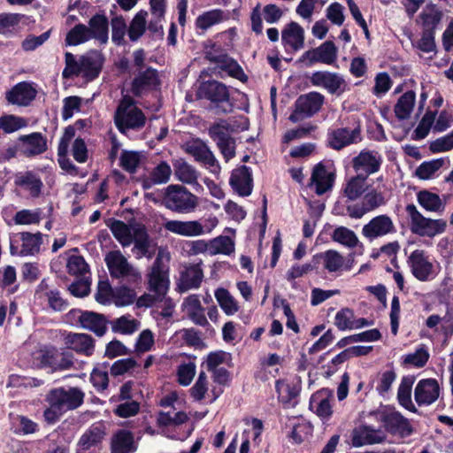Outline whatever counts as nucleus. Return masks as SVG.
<instances>
[{
    "label": "nucleus",
    "mask_w": 453,
    "mask_h": 453,
    "mask_svg": "<svg viewBox=\"0 0 453 453\" xmlns=\"http://www.w3.org/2000/svg\"><path fill=\"white\" fill-rule=\"evenodd\" d=\"M440 20V16L433 18V27L426 29L418 42V49L424 52H431L435 50L434 29Z\"/></svg>",
    "instance_id": "nucleus-54"
},
{
    "label": "nucleus",
    "mask_w": 453,
    "mask_h": 453,
    "mask_svg": "<svg viewBox=\"0 0 453 453\" xmlns=\"http://www.w3.org/2000/svg\"><path fill=\"white\" fill-rule=\"evenodd\" d=\"M140 322L134 319L122 316L111 322L113 332L131 334L139 328Z\"/></svg>",
    "instance_id": "nucleus-53"
},
{
    "label": "nucleus",
    "mask_w": 453,
    "mask_h": 453,
    "mask_svg": "<svg viewBox=\"0 0 453 453\" xmlns=\"http://www.w3.org/2000/svg\"><path fill=\"white\" fill-rule=\"evenodd\" d=\"M313 263L317 265L322 263L324 268L329 273H335L343 267L345 259L338 251L329 250L314 256Z\"/></svg>",
    "instance_id": "nucleus-33"
},
{
    "label": "nucleus",
    "mask_w": 453,
    "mask_h": 453,
    "mask_svg": "<svg viewBox=\"0 0 453 453\" xmlns=\"http://www.w3.org/2000/svg\"><path fill=\"white\" fill-rule=\"evenodd\" d=\"M415 98L416 96L413 91H407L399 97L394 108L398 119L404 120L410 118L414 107Z\"/></svg>",
    "instance_id": "nucleus-42"
},
{
    "label": "nucleus",
    "mask_w": 453,
    "mask_h": 453,
    "mask_svg": "<svg viewBox=\"0 0 453 453\" xmlns=\"http://www.w3.org/2000/svg\"><path fill=\"white\" fill-rule=\"evenodd\" d=\"M281 40L285 47H290L294 51L299 50L304 45V31L296 22H290L281 33Z\"/></svg>",
    "instance_id": "nucleus-30"
},
{
    "label": "nucleus",
    "mask_w": 453,
    "mask_h": 453,
    "mask_svg": "<svg viewBox=\"0 0 453 453\" xmlns=\"http://www.w3.org/2000/svg\"><path fill=\"white\" fill-rule=\"evenodd\" d=\"M19 150L26 157H34L47 150V141L41 133L19 137Z\"/></svg>",
    "instance_id": "nucleus-18"
},
{
    "label": "nucleus",
    "mask_w": 453,
    "mask_h": 453,
    "mask_svg": "<svg viewBox=\"0 0 453 453\" xmlns=\"http://www.w3.org/2000/svg\"><path fill=\"white\" fill-rule=\"evenodd\" d=\"M384 440L385 435L380 430L369 426H359L351 432V445L354 448L381 443Z\"/></svg>",
    "instance_id": "nucleus-16"
},
{
    "label": "nucleus",
    "mask_w": 453,
    "mask_h": 453,
    "mask_svg": "<svg viewBox=\"0 0 453 453\" xmlns=\"http://www.w3.org/2000/svg\"><path fill=\"white\" fill-rule=\"evenodd\" d=\"M445 161L443 158L433 159L423 162L415 171V174L420 180L430 179L439 169H441Z\"/></svg>",
    "instance_id": "nucleus-51"
},
{
    "label": "nucleus",
    "mask_w": 453,
    "mask_h": 453,
    "mask_svg": "<svg viewBox=\"0 0 453 453\" xmlns=\"http://www.w3.org/2000/svg\"><path fill=\"white\" fill-rule=\"evenodd\" d=\"M14 182L16 186L28 189L32 196L35 197L40 195L42 187L41 180L32 172L17 173Z\"/></svg>",
    "instance_id": "nucleus-40"
},
{
    "label": "nucleus",
    "mask_w": 453,
    "mask_h": 453,
    "mask_svg": "<svg viewBox=\"0 0 453 453\" xmlns=\"http://www.w3.org/2000/svg\"><path fill=\"white\" fill-rule=\"evenodd\" d=\"M435 112L428 111L426 112L418 127L415 129V134L418 139H424L429 134V131L435 121Z\"/></svg>",
    "instance_id": "nucleus-61"
},
{
    "label": "nucleus",
    "mask_w": 453,
    "mask_h": 453,
    "mask_svg": "<svg viewBox=\"0 0 453 453\" xmlns=\"http://www.w3.org/2000/svg\"><path fill=\"white\" fill-rule=\"evenodd\" d=\"M65 347L77 354L89 357L95 350V341L87 334L69 333L64 338Z\"/></svg>",
    "instance_id": "nucleus-17"
},
{
    "label": "nucleus",
    "mask_w": 453,
    "mask_h": 453,
    "mask_svg": "<svg viewBox=\"0 0 453 453\" xmlns=\"http://www.w3.org/2000/svg\"><path fill=\"white\" fill-rule=\"evenodd\" d=\"M230 185L239 196H250L252 191V177L249 167L242 165L234 170L230 178Z\"/></svg>",
    "instance_id": "nucleus-24"
},
{
    "label": "nucleus",
    "mask_w": 453,
    "mask_h": 453,
    "mask_svg": "<svg viewBox=\"0 0 453 453\" xmlns=\"http://www.w3.org/2000/svg\"><path fill=\"white\" fill-rule=\"evenodd\" d=\"M215 297L226 315H233L238 311V305L234 297L225 288H219L215 292Z\"/></svg>",
    "instance_id": "nucleus-50"
},
{
    "label": "nucleus",
    "mask_w": 453,
    "mask_h": 453,
    "mask_svg": "<svg viewBox=\"0 0 453 453\" xmlns=\"http://www.w3.org/2000/svg\"><path fill=\"white\" fill-rule=\"evenodd\" d=\"M162 204L171 211L188 214L196 210L199 198L180 184H171L165 188Z\"/></svg>",
    "instance_id": "nucleus-1"
},
{
    "label": "nucleus",
    "mask_w": 453,
    "mask_h": 453,
    "mask_svg": "<svg viewBox=\"0 0 453 453\" xmlns=\"http://www.w3.org/2000/svg\"><path fill=\"white\" fill-rule=\"evenodd\" d=\"M104 260L112 278L125 279L133 283L142 280L140 272L127 261L119 250L108 252Z\"/></svg>",
    "instance_id": "nucleus-6"
},
{
    "label": "nucleus",
    "mask_w": 453,
    "mask_h": 453,
    "mask_svg": "<svg viewBox=\"0 0 453 453\" xmlns=\"http://www.w3.org/2000/svg\"><path fill=\"white\" fill-rule=\"evenodd\" d=\"M406 262L411 274L418 281H429L435 277L434 264L426 250L418 249L413 250Z\"/></svg>",
    "instance_id": "nucleus-8"
},
{
    "label": "nucleus",
    "mask_w": 453,
    "mask_h": 453,
    "mask_svg": "<svg viewBox=\"0 0 453 453\" xmlns=\"http://www.w3.org/2000/svg\"><path fill=\"white\" fill-rule=\"evenodd\" d=\"M405 211L411 220L410 229L412 234L432 238L445 232L447 227L445 219L426 218L413 203L407 204Z\"/></svg>",
    "instance_id": "nucleus-3"
},
{
    "label": "nucleus",
    "mask_w": 453,
    "mask_h": 453,
    "mask_svg": "<svg viewBox=\"0 0 453 453\" xmlns=\"http://www.w3.org/2000/svg\"><path fill=\"white\" fill-rule=\"evenodd\" d=\"M85 394L77 387L65 388L63 387L51 389L47 396V402H53L54 408H59L64 413L74 411L84 403Z\"/></svg>",
    "instance_id": "nucleus-5"
},
{
    "label": "nucleus",
    "mask_w": 453,
    "mask_h": 453,
    "mask_svg": "<svg viewBox=\"0 0 453 453\" xmlns=\"http://www.w3.org/2000/svg\"><path fill=\"white\" fill-rule=\"evenodd\" d=\"M198 95L201 98L207 99L211 104V108L217 113H230L234 104L230 101L228 88L218 81H208L201 84Z\"/></svg>",
    "instance_id": "nucleus-4"
},
{
    "label": "nucleus",
    "mask_w": 453,
    "mask_h": 453,
    "mask_svg": "<svg viewBox=\"0 0 453 453\" xmlns=\"http://www.w3.org/2000/svg\"><path fill=\"white\" fill-rule=\"evenodd\" d=\"M102 65L103 57L98 51H90L81 57V73L88 81L99 75Z\"/></svg>",
    "instance_id": "nucleus-28"
},
{
    "label": "nucleus",
    "mask_w": 453,
    "mask_h": 453,
    "mask_svg": "<svg viewBox=\"0 0 453 453\" xmlns=\"http://www.w3.org/2000/svg\"><path fill=\"white\" fill-rule=\"evenodd\" d=\"M149 289L151 293L158 294L159 297H165L169 289L168 270L163 266L160 257H157L148 274Z\"/></svg>",
    "instance_id": "nucleus-12"
},
{
    "label": "nucleus",
    "mask_w": 453,
    "mask_h": 453,
    "mask_svg": "<svg viewBox=\"0 0 453 453\" xmlns=\"http://www.w3.org/2000/svg\"><path fill=\"white\" fill-rule=\"evenodd\" d=\"M140 163L139 154L133 151H124L120 157V165L129 173H134Z\"/></svg>",
    "instance_id": "nucleus-64"
},
{
    "label": "nucleus",
    "mask_w": 453,
    "mask_h": 453,
    "mask_svg": "<svg viewBox=\"0 0 453 453\" xmlns=\"http://www.w3.org/2000/svg\"><path fill=\"white\" fill-rule=\"evenodd\" d=\"M136 299V293L134 289L126 286L115 288L112 292V301L117 306H127Z\"/></svg>",
    "instance_id": "nucleus-52"
},
{
    "label": "nucleus",
    "mask_w": 453,
    "mask_h": 453,
    "mask_svg": "<svg viewBox=\"0 0 453 453\" xmlns=\"http://www.w3.org/2000/svg\"><path fill=\"white\" fill-rule=\"evenodd\" d=\"M79 323L83 329L89 330L97 336H103L107 329V321L104 315L94 311L81 312Z\"/></svg>",
    "instance_id": "nucleus-29"
},
{
    "label": "nucleus",
    "mask_w": 453,
    "mask_h": 453,
    "mask_svg": "<svg viewBox=\"0 0 453 453\" xmlns=\"http://www.w3.org/2000/svg\"><path fill=\"white\" fill-rule=\"evenodd\" d=\"M439 395L440 386L435 379L420 380L414 389V398L419 406L434 403Z\"/></svg>",
    "instance_id": "nucleus-14"
},
{
    "label": "nucleus",
    "mask_w": 453,
    "mask_h": 453,
    "mask_svg": "<svg viewBox=\"0 0 453 453\" xmlns=\"http://www.w3.org/2000/svg\"><path fill=\"white\" fill-rule=\"evenodd\" d=\"M110 229L113 236L123 247H128L133 243L134 227L130 228L121 220H114L110 226Z\"/></svg>",
    "instance_id": "nucleus-43"
},
{
    "label": "nucleus",
    "mask_w": 453,
    "mask_h": 453,
    "mask_svg": "<svg viewBox=\"0 0 453 453\" xmlns=\"http://www.w3.org/2000/svg\"><path fill=\"white\" fill-rule=\"evenodd\" d=\"M111 453H133L136 450L134 435L127 430L119 431L111 439Z\"/></svg>",
    "instance_id": "nucleus-34"
},
{
    "label": "nucleus",
    "mask_w": 453,
    "mask_h": 453,
    "mask_svg": "<svg viewBox=\"0 0 453 453\" xmlns=\"http://www.w3.org/2000/svg\"><path fill=\"white\" fill-rule=\"evenodd\" d=\"M27 126V120L21 117L7 115L0 118V129L10 134L18 131Z\"/></svg>",
    "instance_id": "nucleus-57"
},
{
    "label": "nucleus",
    "mask_w": 453,
    "mask_h": 453,
    "mask_svg": "<svg viewBox=\"0 0 453 453\" xmlns=\"http://www.w3.org/2000/svg\"><path fill=\"white\" fill-rule=\"evenodd\" d=\"M148 12L145 11H140L135 14L133 18L130 26L128 27L127 33L129 39L133 42L137 41L145 32L146 30V18Z\"/></svg>",
    "instance_id": "nucleus-45"
},
{
    "label": "nucleus",
    "mask_w": 453,
    "mask_h": 453,
    "mask_svg": "<svg viewBox=\"0 0 453 453\" xmlns=\"http://www.w3.org/2000/svg\"><path fill=\"white\" fill-rule=\"evenodd\" d=\"M166 231L182 236H197L203 234V226L196 220H169L164 224Z\"/></svg>",
    "instance_id": "nucleus-26"
},
{
    "label": "nucleus",
    "mask_w": 453,
    "mask_h": 453,
    "mask_svg": "<svg viewBox=\"0 0 453 453\" xmlns=\"http://www.w3.org/2000/svg\"><path fill=\"white\" fill-rule=\"evenodd\" d=\"M353 168L357 173L367 178L379 171L380 159L371 151H362L352 160Z\"/></svg>",
    "instance_id": "nucleus-21"
},
{
    "label": "nucleus",
    "mask_w": 453,
    "mask_h": 453,
    "mask_svg": "<svg viewBox=\"0 0 453 453\" xmlns=\"http://www.w3.org/2000/svg\"><path fill=\"white\" fill-rule=\"evenodd\" d=\"M134 104L131 96H124L114 113V123L122 134H126L129 129L139 130L146 123L144 113Z\"/></svg>",
    "instance_id": "nucleus-2"
},
{
    "label": "nucleus",
    "mask_w": 453,
    "mask_h": 453,
    "mask_svg": "<svg viewBox=\"0 0 453 453\" xmlns=\"http://www.w3.org/2000/svg\"><path fill=\"white\" fill-rule=\"evenodd\" d=\"M363 203L368 211H371L384 205L386 199L380 191L372 188L365 195Z\"/></svg>",
    "instance_id": "nucleus-59"
},
{
    "label": "nucleus",
    "mask_w": 453,
    "mask_h": 453,
    "mask_svg": "<svg viewBox=\"0 0 453 453\" xmlns=\"http://www.w3.org/2000/svg\"><path fill=\"white\" fill-rule=\"evenodd\" d=\"M203 279V272L200 264L186 266L180 273L178 288L180 292L198 288Z\"/></svg>",
    "instance_id": "nucleus-22"
},
{
    "label": "nucleus",
    "mask_w": 453,
    "mask_h": 453,
    "mask_svg": "<svg viewBox=\"0 0 453 453\" xmlns=\"http://www.w3.org/2000/svg\"><path fill=\"white\" fill-rule=\"evenodd\" d=\"M453 149V131L442 137L437 138L430 143L429 150L433 153L449 151Z\"/></svg>",
    "instance_id": "nucleus-63"
},
{
    "label": "nucleus",
    "mask_w": 453,
    "mask_h": 453,
    "mask_svg": "<svg viewBox=\"0 0 453 453\" xmlns=\"http://www.w3.org/2000/svg\"><path fill=\"white\" fill-rule=\"evenodd\" d=\"M104 433L99 427H92L86 431L79 441V446L83 450L97 445L103 439Z\"/></svg>",
    "instance_id": "nucleus-56"
},
{
    "label": "nucleus",
    "mask_w": 453,
    "mask_h": 453,
    "mask_svg": "<svg viewBox=\"0 0 453 453\" xmlns=\"http://www.w3.org/2000/svg\"><path fill=\"white\" fill-rule=\"evenodd\" d=\"M332 238L334 242L349 249L357 247L359 242L355 232L346 226L336 227L333 232Z\"/></svg>",
    "instance_id": "nucleus-46"
},
{
    "label": "nucleus",
    "mask_w": 453,
    "mask_h": 453,
    "mask_svg": "<svg viewBox=\"0 0 453 453\" xmlns=\"http://www.w3.org/2000/svg\"><path fill=\"white\" fill-rule=\"evenodd\" d=\"M334 175L328 173L322 163H319L313 168L311 180L316 185V194L321 196L328 191L334 182Z\"/></svg>",
    "instance_id": "nucleus-32"
},
{
    "label": "nucleus",
    "mask_w": 453,
    "mask_h": 453,
    "mask_svg": "<svg viewBox=\"0 0 453 453\" xmlns=\"http://www.w3.org/2000/svg\"><path fill=\"white\" fill-rule=\"evenodd\" d=\"M358 140H360L358 128L353 130L347 127L336 128L328 134V146L340 150L350 144L357 143Z\"/></svg>",
    "instance_id": "nucleus-19"
},
{
    "label": "nucleus",
    "mask_w": 453,
    "mask_h": 453,
    "mask_svg": "<svg viewBox=\"0 0 453 453\" xmlns=\"http://www.w3.org/2000/svg\"><path fill=\"white\" fill-rule=\"evenodd\" d=\"M42 363L54 371L68 370L73 365V355L66 352L51 353L48 351L42 356Z\"/></svg>",
    "instance_id": "nucleus-37"
},
{
    "label": "nucleus",
    "mask_w": 453,
    "mask_h": 453,
    "mask_svg": "<svg viewBox=\"0 0 453 453\" xmlns=\"http://www.w3.org/2000/svg\"><path fill=\"white\" fill-rule=\"evenodd\" d=\"M209 134L216 144H221L224 141L231 138L230 125L226 120H220L209 128Z\"/></svg>",
    "instance_id": "nucleus-55"
},
{
    "label": "nucleus",
    "mask_w": 453,
    "mask_h": 453,
    "mask_svg": "<svg viewBox=\"0 0 453 453\" xmlns=\"http://www.w3.org/2000/svg\"><path fill=\"white\" fill-rule=\"evenodd\" d=\"M395 226L392 219L386 214L372 218L362 228V234L370 241L395 234Z\"/></svg>",
    "instance_id": "nucleus-11"
},
{
    "label": "nucleus",
    "mask_w": 453,
    "mask_h": 453,
    "mask_svg": "<svg viewBox=\"0 0 453 453\" xmlns=\"http://www.w3.org/2000/svg\"><path fill=\"white\" fill-rule=\"evenodd\" d=\"M37 90L32 83L21 81L6 92L7 102L13 105L28 106L36 97Z\"/></svg>",
    "instance_id": "nucleus-13"
},
{
    "label": "nucleus",
    "mask_w": 453,
    "mask_h": 453,
    "mask_svg": "<svg viewBox=\"0 0 453 453\" xmlns=\"http://www.w3.org/2000/svg\"><path fill=\"white\" fill-rule=\"evenodd\" d=\"M234 250V243L228 236H219L210 242V255H230Z\"/></svg>",
    "instance_id": "nucleus-47"
},
{
    "label": "nucleus",
    "mask_w": 453,
    "mask_h": 453,
    "mask_svg": "<svg viewBox=\"0 0 453 453\" xmlns=\"http://www.w3.org/2000/svg\"><path fill=\"white\" fill-rule=\"evenodd\" d=\"M211 62H215L218 67L227 73L233 78H235L242 82L248 80L247 75L244 73L241 65L227 55L220 54L219 56H208Z\"/></svg>",
    "instance_id": "nucleus-31"
},
{
    "label": "nucleus",
    "mask_w": 453,
    "mask_h": 453,
    "mask_svg": "<svg viewBox=\"0 0 453 453\" xmlns=\"http://www.w3.org/2000/svg\"><path fill=\"white\" fill-rule=\"evenodd\" d=\"M354 312L349 308H343L339 311L334 319V325L338 329L344 331L353 329Z\"/></svg>",
    "instance_id": "nucleus-58"
},
{
    "label": "nucleus",
    "mask_w": 453,
    "mask_h": 453,
    "mask_svg": "<svg viewBox=\"0 0 453 453\" xmlns=\"http://www.w3.org/2000/svg\"><path fill=\"white\" fill-rule=\"evenodd\" d=\"M366 179L363 173H357V176L352 177L344 188L345 196L351 201L359 198L367 190Z\"/></svg>",
    "instance_id": "nucleus-44"
},
{
    "label": "nucleus",
    "mask_w": 453,
    "mask_h": 453,
    "mask_svg": "<svg viewBox=\"0 0 453 453\" xmlns=\"http://www.w3.org/2000/svg\"><path fill=\"white\" fill-rule=\"evenodd\" d=\"M90 39L88 27L84 24H77L67 33L65 43L75 46L84 43Z\"/></svg>",
    "instance_id": "nucleus-48"
},
{
    "label": "nucleus",
    "mask_w": 453,
    "mask_h": 453,
    "mask_svg": "<svg viewBox=\"0 0 453 453\" xmlns=\"http://www.w3.org/2000/svg\"><path fill=\"white\" fill-rule=\"evenodd\" d=\"M172 174V169L169 164L165 161L160 162L150 173L157 184L167 183Z\"/></svg>",
    "instance_id": "nucleus-62"
},
{
    "label": "nucleus",
    "mask_w": 453,
    "mask_h": 453,
    "mask_svg": "<svg viewBox=\"0 0 453 453\" xmlns=\"http://www.w3.org/2000/svg\"><path fill=\"white\" fill-rule=\"evenodd\" d=\"M16 225L38 224L41 220L39 211L21 210L16 212L13 217Z\"/></svg>",
    "instance_id": "nucleus-60"
},
{
    "label": "nucleus",
    "mask_w": 453,
    "mask_h": 453,
    "mask_svg": "<svg viewBox=\"0 0 453 453\" xmlns=\"http://www.w3.org/2000/svg\"><path fill=\"white\" fill-rule=\"evenodd\" d=\"M325 96L319 92L312 91L301 95L296 101V109L289 116V120L296 123L305 118H311L319 112L324 104Z\"/></svg>",
    "instance_id": "nucleus-7"
},
{
    "label": "nucleus",
    "mask_w": 453,
    "mask_h": 453,
    "mask_svg": "<svg viewBox=\"0 0 453 453\" xmlns=\"http://www.w3.org/2000/svg\"><path fill=\"white\" fill-rule=\"evenodd\" d=\"M310 81L312 86L326 89L331 95H341L345 91L346 81L338 73L329 71L314 72Z\"/></svg>",
    "instance_id": "nucleus-10"
},
{
    "label": "nucleus",
    "mask_w": 453,
    "mask_h": 453,
    "mask_svg": "<svg viewBox=\"0 0 453 453\" xmlns=\"http://www.w3.org/2000/svg\"><path fill=\"white\" fill-rule=\"evenodd\" d=\"M159 85L157 70L149 67L139 73L132 82V92L134 96H140L145 91L154 88Z\"/></svg>",
    "instance_id": "nucleus-27"
},
{
    "label": "nucleus",
    "mask_w": 453,
    "mask_h": 453,
    "mask_svg": "<svg viewBox=\"0 0 453 453\" xmlns=\"http://www.w3.org/2000/svg\"><path fill=\"white\" fill-rule=\"evenodd\" d=\"M175 178L188 185L198 186L199 172L183 158H176L172 161Z\"/></svg>",
    "instance_id": "nucleus-25"
},
{
    "label": "nucleus",
    "mask_w": 453,
    "mask_h": 453,
    "mask_svg": "<svg viewBox=\"0 0 453 453\" xmlns=\"http://www.w3.org/2000/svg\"><path fill=\"white\" fill-rule=\"evenodd\" d=\"M108 19L104 15L96 14L88 21V31L91 39H96L101 43L108 41Z\"/></svg>",
    "instance_id": "nucleus-35"
},
{
    "label": "nucleus",
    "mask_w": 453,
    "mask_h": 453,
    "mask_svg": "<svg viewBox=\"0 0 453 453\" xmlns=\"http://www.w3.org/2000/svg\"><path fill=\"white\" fill-rule=\"evenodd\" d=\"M187 313L190 319L196 325L204 326L208 324L204 315V309L201 305L200 299L196 295H191L185 299Z\"/></svg>",
    "instance_id": "nucleus-38"
},
{
    "label": "nucleus",
    "mask_w": 453,
    "mask_h": 453,
    "mask_svg": "<svg viewBox=\"0 0 453 453\" xmlns=\"http://www.w3.org/2000/svg\"><path fill=\"white\" fill-rule=\"evenodd\" d=\"M386 429L393 434H399L401 437L410 436L412 432V426L408 418L400 412L394 411L384 416L382 419Z\"/></svg>",
    "instance_id": "nucleus-23"
},
{
    "label": "nucleus",
    "mask_w": 453,
    "mask_h": 453,
    "mask_svg": "<svg viewBox=\"0 0 453 453\" xmlns=\"http://www.w3.org/2000/svg\"><path fill=\"white\" fill-rule=\"evenodd\" d=\"M414 380L415 379L412 376H406L402 379L398 388L397 399L403 408L416 413L418 410L411 400V389Z\"/></svg>",
    "instance_id": "nucleus-39"
},
{
    "label": "nucleus",
    "mask_w": 453,
    "mask_h": 453,
    "mask_svg": "<svg viewBox=\"0 0 453 453\" xmlns=\"http://www.w3.org/2000/svg\"><path fill=\"white\" fill-rule=\"evenodd\" d=\"M133 238L134 248L132 251L136 258H151L154 256L155 250L152 249L151 240L143 226H135L134 227Z\"/></svg>",
    "instance_id": "nucleus-20"
},
{
    "label": "nucleus",
    "mask_w": 453,
    "mask_h": 453,
    "mask_svg": "<svg viewBox=\"0 0 453 453\" xmlns=\"http://www.w3.org/2000/svg\"><path fill=\"white\" fill-rule=\"evenodd\" d=\"M20 240L22 242L20 254L23 256L35 255L40 251V247L42 244V234L37 232L31 234L29 232H22Z\"/></svg>",
    "instance_id": "nucleus-41"
},
{
    "label": "nucleus",
    "mask_w": 453,
    "mask_h": 453,
    "mask_svg": "<svg viewBox=\"0 0 453 453\" xmlns=\"http://www.w3.org/2000/svg\"><path fill=\"white\" fill-rule=\"evenodd\" d=\"M417 201L424 210L429 212L441 213L445 210V203L439 195L426 189L417 194Z\"/></svg>",
    "instance_id": "nucleus-36"
},
{
    "label": "nucleus",
    "mask_w": 453,
    "mask_h": 453,
    "mask_svg": "<svg viewBox=\"0 0 453 453\" xmlns=\"http://www.w3.org/2000/svg\"><path fill=\"white\" fill-rule=\"evenodd\" d=\"M184 150L200 163L209 167L219 168L218 161L208 145L200 139L192 140L183 145Z\"/></svg>",
    "instance_id": "nucleus-15"
},
{
    "label": "nucleus",
    "mask_w": 453,
    "mask_h": 453,
    "mask_svg": "<svg viewBox=\"0 0 453 453\" xmlns=\"http://www.w3.org/2000/svg\"><path fill=\"white\" fill-rule=\"evenodd\" d=\"M224 19V12L219 9L211 10L198 16L196 25L202 30H206L211 26L219 23Z\"/></svg>",
    "instance_id": "nucleus-49"
},
{
    "label": "nucleus",
    "mask_w": 453,
    "mask_h": 453,
    "mask_svg": "<svg viewBox=\"0 0 453 453\" xmlns=\"http://www.w3.org/2000/svg\"><path fill=\"white\" fill-rule=\"evenodd\" d=\"M337 47L332 41H326L319 46L305 51L299 58V63L311 66L316 63L334 65L337 60Z\"/></svg>",
    "instance_id": "nucleus-9"
}]
</instances>
